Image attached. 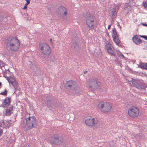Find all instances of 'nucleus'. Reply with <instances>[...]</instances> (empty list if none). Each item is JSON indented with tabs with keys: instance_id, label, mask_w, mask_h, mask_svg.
I'll use <instances>...</instances> for the list:
<instances>
[{
	"instance_id": "obj_21",
	"label": "nucleus",
	"mask_w": 147,
	"mask_h": 147,
	"mask_svg": "<svg viewBox=\"0 0 147 147\" xmlns=\"http://www.w3.org/2000/svg\"><path fill=\"white\" fill-rule=\"evenodd\" d=\"M112 32V36L113 38L118 36L117 35V32H116V29L115 28L113 29Z\"/></svg>"
},
{
	"instance_id": "obj_25",
	"label": "nucleus",
	"mask_w": 147,
	"mask_h": 147,
	"mask_svg": "<svg viewBox=\"0 0 147 147\" xmlns=\"http://www.w3.org/2000/svg\"><path fill=\"white\" fill-rule=\"evenodd\" d=\"M108 52L109 54L112 55H113L115 56V53L113 50H112V49L109 51H108Z\"/></svg>"
},
{
	"instance_id": "obj_27",
	"label": "nucleus",
	"mask_w": 147,
	"mask_h": 147,
	"mask_svg": "<svg viewBox=\"0 0 147 147\" xmlns=\"http://www.w3.org/2000/svg\"><path fill=\"white\" fill-rule=\"evenodd\" d=\"M15 89V92H18V93L20 92V90H19V88L18 87V86H16V87H15L14 88Z\"/></svg>"
},
{
	"instance_id": "obj_24",
	"label": "nucleus",
	"mask_w": 147,
	"mask_h": 147,
	"mask_svg": "<svg viewBox=\"0 0 147 147\" xmlns=\"http://www.w3.org/2000/svg\"><path fill=\"white\" fill-rule=\"evenodd\" d=\"M143 4L144 8L147 9V1H143Z\"/></svg>"
},
{
	"instance_id": "obj_26",
	"label": "nucleus",
	"mask_w": 147,
	"mask_h": 147,
	"mask_svg": "<svg viewBox=\"0 0 147 147\" xmlns=\"http://www.w3.org/2000/svg\"><path fill=\"white\" fill-rule=\"evenodd\" d=\"M11 98H9L8 97H6L5 99L3 101L6 102H8V101L9 102V103H10L11 102Z\"/></svg>"
},
{
	"instance_id": "obj_38",
	"label": "nucleus",
	"mask_w": 147,
	"mask_h": 147,
	"mask_svg": "<svg viewBox=\"0 0 147 147\" xmlns=\"http://www.w3.org/2000/svg\"><path fill=\"white\" fill-rule=\"evenodd\" d=\"M87 72V71H84V74H86V73Z\"/></svg>"
},
{
	"instance_id": "obj_30",
	"label": "nucleus",
	"mask_w": 147,
	"mask_h": 147,
	"mask_svg": "<svg viewBox=\"0 0 147 147\" xmlns=\"http://www.w3.org/2000/svg\"><path fill=\"white\" fill-rule=\"evenodd\" d=\"M112 49L111 48V47H109L107 49V51H109L110 50H111Z\"/></svg>"
},
{
	"instance_id": "obj_36",
	"label": "nucleus",
	"mask_w": 147,
	"mask_h": 147,
	"mask_svg": "<svg viewBox=\"0 0 147 147\" xmlns=\"http://www.w3.org/2000/svg\"><path fill=\"white\" fill-rule=\"evenodd\" d=\"M142 43L145 44L146 43V42L144 40H142Z\"/></svg>"
},
{
	"instance_id": "obj_35",
	"label": "nucleus",
	"mask_w": 147,
	"mask_h": 147,
	"mask_svg": "<svg viewBox=\"0 0 147 147\" xmlns=\"http://www.w3.org/2000/svg\"><path fill=\"white\" fill-rule=\"evenodd\" d=\"M111 26V25H110L108 26V29H109L110 28Z\"/></svg>"
},
{
	"instance_id": "obj_10",
	"label": "nucleus",
	"mask_w": 147,
	"mask_h": 147,
	"mask_svg": "<svg viewBox=\"0 0 147 147\" xmlns=\"http://www.w3.org/2000/svg\"><path fill=\"white\" fill-rule=\"evenodd\" d=\"M66 87L67 89L72 91H74L76 92L78 88L76 82L73 80L69 81L67 82Z\"/></svg>"
},
{
	"instance_id": "obj_17",
	"label": "nucleus",
	"mask_w": 147,
	"mask_h": 147,
	"mask_svg": "<svg viewBox=\"0 0 147 147\" xmlns=\"http://www.w3.org/2000/svg\"><path fill=\"white\" fill-rule=\"evenodd\" d=\"M117 11L116 8H113L109 11V14L110 16L113 18L114 17L117 16Z\"/></svg>"
},
{
	"instance_id": "obj_15",
	"label": "nucleus",
	"mask_w": 147,
	"mask_h": 147,
	"mask_svg": "<svg viewBox=\"0 0 147 147\" xmlns=\"http://www.w3.org/2000/svg\"><path fill=\"white\" fill-rule=\"evenodd\" d=\"M7 80H8L9 83L11 84L13 87L14 88L18 86L17 82L16 80L13 78V77H7Z\"/></svg>"
},
{
	"instance_id": "obj_6",
	"label": "nucleus",
	"mask_w": 147,
	"mask_h": 147,
	"mask_svg": "<svg viewBox=\"0 0 147 147\" xmlns=\"http://www.w3.org/2000/svg\"><path fill=\"white\" fill-rule=\"evenodd\" d=\"M26 125L29 129L35 127L36 124V118L34 116L29 117L26 119Z\"/></svg>"
},
{
	"instance_id": "obj_16",
	"label": "nucleus",
	"mask_w": 147,
	"mask_h": 147,
	"mask_svg": "<svg viewBox=\"0 0 147 147\" xmlns=\"http://www.w3.org/2000/svg\"><path fill=\"white\" fill-rule=\"evenodd\" d=\"M133 42L136 45H139L142 43V40L137 35H134L132 37Z\"/></svg>"
},
{
	"instance_id": "obj_33",
	"label": "nucleus",
	"mask_w": 147,
	"mask_h": 147,
	"mask_svg": "<svg viewBox=\"0 0 147 147\" xmlns=\"http://www.w3.org/2000/svg\"><path fill=\"white\" fill-rule=\"evenodd\" d=\"M143 49L145 50H147V45L145 46L143 48Z\"/></svg>"
},
{
	"instance_id": "obj_13",
	"label": "nucleus",
	"mask_w": 147,
	"mask_h": 147,
	"mask_svg": "<svg viewBox=\"0 0 147 147\" xmlns=\"http://www.w3.org/2000/svg\"><path fill=\"white\" fill-rule=\"evenodd\" d=\"M72 47L73 49L76 52H77L80 51V48L79 46V39H76L74 42L73 43Z\"/></svg>"
},
{
	"instance_id": "obj_4",
	"label": "nucleus",
	"mask_w": 147,
	"mask_h": 147,
	"mask_svg": "<svg viewBox=\"0 0 147 147\" xmlns=\"http://www.w3.org/2000/svg\"><path fill=\"white\" fill-rule=\"evenodd\" d=\"M98 107L101 111L105 113L109 111L111 108L112 106L109 103L101 102H99Z\"/></svg>"
},
{
	"instance_id": "obj_7",
	"label": "nucleus",
	"mask_w": 147,
	"mask_h": 147,
	"mask_svg": "<svg viewBox=\"0 0 147 147\" xmlns=\"http://www.w3.org/2000/svg\"><path fill=\"white\" fill-rule=\"evenodd\" d=\"M44 102L50 109H54L56 107L54 104V99L50 96L46 97L44 100Z\"/></svg>"
},
{
	"instance_id": "obj_39",
	"label": "nucleus",
	"mask_w": 147,
	"mask_h": 147,
	"mask_svg": "<svg viewBox=\"0 0 147 147\" xmlns=\"http://www.w3.org/2000/svg\"><path fill=\"white\" fill-rule=\"evenodd\" d=\"M121 56L123 57V58H125L123 54L121 55Z\"/></svg>"
},
{
	"instance_id": "obj_29",
	"label": "nucleus",
	"mask_w": 147,
	"mask_h": 147,
	"mask_svg": "<svg viewBox=\"0 0 147 147\" xmlns=\"http://www.w3.org/2000/svg\"><path fill=\"white\" fill-rule=\"evenodd\" d=\"M140 36L144 38L145 40H147V36L146 35H140Z\"/></svg>"
},
{
	"instance_id": "obj_37",
	"label": "nucleus",
	"mask_w": 147,
	"mask_h": 147,
	"mask_svg": "<svg viewBox=\"0 0 147 147\" xmlns=\"http://www.w3.org/2000/svg\"><path fill=\"white\" fill-rule=\"evenodd\" d=\"M50 41L51 43H52V39L51 38L50 39Z\"/></svg>"
},
{
	"instance_id": "obj_34",
	"label": "nucleus",
	"mask_w": 147,
	"mask_h": 147,
	"mask_svg": "<svg viewBox=\"0 0 147 147\" xmlns=\"http://www.w3.org/2000/svg\"><path fill=\"white\" fill-rule=\"evenodd\" d=\"M3 20L2 17L0 16V22Z\"/></svg>"
},
{
	"instance_id": "obj_8",
	"label": "nucleus",
	"mask_w": 147,
	"mask_h": 147,
	"mask_svg": "<svg viewBox=\"0 0 147 147\" xmlns=\"http://www.w3.org/2000/svg\"><path fill=\"white\" fill-rule=\"evenodd\" d=\"M84 15V17L86 19V23L88 27L91 28L94 26V24L92 23L94 22V17L87 13H85Z\"/></svg>"
},
{
	"instance_id": "obj_9",
	"label": "nucleus",
	"mask_w": 147,
	"mask_h": 147,
	"mask_svg": "<svg viewBox=\"0 0 147 147\" xmlns=\"http://www.w3.org/2000/svg\"><path fill=\"white\" fill-rule=\"evenodd\" d=\"M139 110L136 107L133 106L129 108L128 110V114L131 117H137L139 115Z\"/></svg>"
},
{
	"instance_id": "obj_18",
	"label": "nucleus",
	"mask_w": 147,
	"mask_h": 147,
	"mask_svg": "<svg viewBox=\"0 0 147 147\" xmlns=\"http://www.w3.org/2000/svg\"><path fill=\"white\" fill-rule=\"evenodd\" d=\"M138 67L147 70V64L146 63H140Z\"/></svg>"
},
{
	"instance_id": "obj_28",
	"label": "nucleus",
	"mask_w": 147,
	"mask_h": 147,
	"mask_svg": "<svg viewBox=\"0 0 147 147\" xmlns=\"http://www.w3.org/2000/svg\"><path fill=\"white\" fill-rule=\"evenodd\" d=\"M0 94L6 96L7 94V90L6 89H5L4 92H1Z\"/></svg>"
},
{
	"instance_id": "obj_12",
	"label": "nucleus",
	"mask_w": 147,
	"mask_h": 147,
	"mask_svg": "<svg viewBox=\"0 0 147 147\" xmlns=\"http://www.w3.org/2000/svg\"><path fill=\"white\" fill-rule=\"evenodd\" d=\"M96 119H95L90 117H88L85 121V123L87 125L92 126L97 124Z\"/></svg>"
},
{
	"instance_id": "obj_22",
	"label": "nucleus",
	"mask_w": 147,
	"mask_h": 147,
	"mask_svg": "<svg viewBox=\"0 0 147 147\" xmlns=\"http://www.w3.org/2000/svg\"><path fill=\"white\" fill-rule=\"evenodd\" d=\"M114 41L117 45H118L120 42V40L119 39L118 36L113 38Z\"/></svg>"
},
{
	"instance_id": "obj_5",
	"label": "nucleus",
	"mask_w": 147,
	"mask_h": 147,
	"mask_svg": "<svg viewBox=\"0 0 147 147\" xmlns=\"http://www.w3.org/2000/svg\"><path fill=\"white\" fill-rule=\"evenodd\" d=\"M130 82L134 86L140 90L145 89V85L142 80H135L132 78Z\"/></svg>"
},
{
	"instance_id": "obj_2",
	"label": "nucleus",
	"mask_w": 147,
	"mask_h": 147,
	"mask_svg": "<svg viewBox=\"0 0 147 147\" xmlns=\"http://www.w3.org/2000/svg\"><path fill=\"white\" fill-rule=\"evenodd\" d=\"M51 144L58 145L62 142V138L60 134H55L51 135L48 140Z\"/></svg>"
},
{
	"instance_id": "obj_23",
	"label": "nucleus",
	"mask_w": 147,
	"mask_h": 147,
	"mask_svg": "<svg viewBox=\"0 0 147 147\" xmlns=\"http://www.w3.org/2000/svg\"><path fill=\"white\" fill-rule=\"evenodd\" d=\"M26 3L25 4V6L23 8V9H25L27 8V5L29 4L30 2V0H26Z\"/></svg>"
},
{
	"instance_id": "obj_1",
	"label": "nucleus",
	"mask_w": 147,
	"mask_h": 147,
	"mask_svg": "<svg viewBox=\"0 0 147 147\" xmlns=\"http://www.w3.org/2000/svg\"><path fill=\"white\" fill-rule=\"evenodd\" d=\"M7 47H9L12 51H16L18 50L20 44L19 40L16 37H10L5 40Z\"/></svg>"
},
{
	"instance_id": "obj_3",
	"label": "nucleus",
	"mask_w": 147,
	"mask_h": 147,
	"mask_svg": "<svg viewBox=\"0 0 147 147\" xmlns=\"http://www.w3.org/2000/svg\"><path fill=\"white\" fill-rule=\"evenodd\" d=\"M39 48L42 51L43 54L42 57H45V55H50L51 53L49 46L46 43H42L39 44Z\"/></svg>"
},
{
	"instance_id": "obj_11",
	"label": "nucleus",
	"mask_w": 147,
	"mask_h": 147,
	"mask_svg": "<svg viewBox=\"0 0 147 147\" xmlns=\"http://www.w3.org/2000/svg\"><path fill=\"white\" fill-rule=\"evenodd\" d=\"M99 84H100V83L98 82L96 79H93L90 81L89 87L90 88L95 90L96 89L100 88V86Z\"/></svg>"
},
{
	"instance_id": "obj_40",
	"label": "nucleus",
	"mask_w": 147,
	"mask_h": 147,
	"mask_svg": "<svg viewBox=\"0 0 147 147\" xmlns=\"http://www.w3.org/2000/svg\"><path fill=\"white\" fill-rule=\"evenodd\" d=\"M1 125H2L1 123H0V127L1 126Z\"/></svg>"
},
{
	"instance_id": "obj_31",
	"label": "nucleus",
	"mask_w": 147,
	"mask_h": 147,
	"mask_svg": "<svg viewBox=\"0 0 147 147\" xmlns=\"http://www.w3.org/2000/svg\"><path fill=\"white\" fill-rule=\"evenodd\" d=\"M142 24L144 26L147 27V24H146L145 23H142Z\"/></svg>"
},
{
	"instance_id": "obj_41",
	"label": "nucleus",
	"mask_w": 147,
	"mask_h": 147,
	"mask_svg": "<svg viewBox=\"0 0 147 147\" xmlns=\"http://www.w3.org/2000/svg\"><path fill=\"white\" fill-rule=\"evenodd\" d=\"M1 84H2L0 82V86H1Z\"/></svg>"
},
{
	"instance_id": "obj_32",
	"label": "nucleus",
	"mask_w": 147,
	"mask_h": 147,
	"mask_svg": "<svg viewBox=\"0 0 147 147\" xmlns=\"http://www.w3.org/2000/svg\"><path fill=\"white\" fill-rule=\"evenodd\" d=\"M3 133V130L2 129H0V136H1V134Z\"/></svg>"
},
{
	"instance_id": "obj_14",
	"label": "nucleus",
	"mask_w": 147,
	"mask_h": 147,
	"mask_svg": "<svg viewBox=\"0 0 147 147\" xmlns=\"http://www.w3.org/2000/svg\"><path fill=\"white\" fill-rule=\"evenodd\" d=\"M58 13L59 15L63 14L65 16H66L67 14V10L65 8L62 6H59L58 8Z\"/></svg>"
},
{
	"instance_id": "obj_19",
	"label": "nucleus",
	"mask_w": 147,
	"mask_h": 147,
	"mask_svg": "<svg viewBox=\"0 0 147 147\" xmlns=\"http://www.w3.org/2000/svg\"><path fill=\"white\" fill-rule=\"evenodd\" d=\"M13 110V107L11 106L9 109H6L5 115L7 116H10L11 113V111Z\"/></svg>"
},
{
	"instance_id": "obj_20",
	"label": "nucleus",
	"mask_w": 147,
	"mask_h": 147,
	"mask_svg": "<svg viewBox=\"0 0 147 147\" xmlns=\"http://www.w3.org/2000/svg\"><path fill=\"white\" fill-rule=\"evenodd\" d=\"M10 105V103H9V102L8 101V102L3 101L2 102L1 104V107L4 108H7Z\"/></svg>"
}]
</instances>
